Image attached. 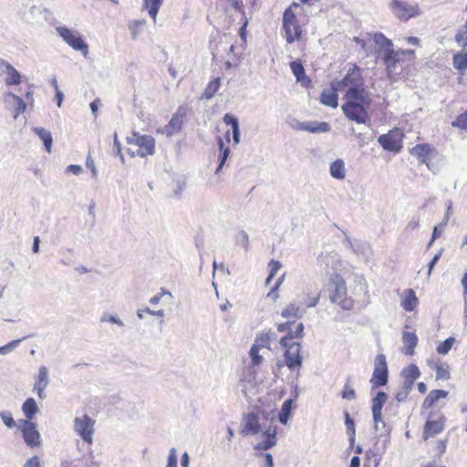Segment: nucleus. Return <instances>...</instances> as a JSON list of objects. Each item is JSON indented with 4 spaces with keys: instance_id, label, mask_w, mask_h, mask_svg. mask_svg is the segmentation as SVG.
<instances>
[{
    "instance_id": "0e129e2a",
    "label": "nucleus",
    "mask_w": 467,
    "mask_h": 467,
    "mask_svg": "<svg viewBox=\"0 0 467 467\" xmlns=\"http://www.w3.org/2000/svg\"><path fill=\"white\" fill-rule=\"evenodd\" d=\"M142 140H143V142H142L141 146H153L155 143V140L151 136H144L142 138Z\"/></svg>"
},
{
    "instance_id": "c03bdc74",
    "label": "nucleus",
    "mask_w": 467,
    "mask_h": 467,
    "mask_svg": "<svg viewBox=\"0 0 467 467\" xmlns=\"http://www.w3.org/2000/svg\"><path fill=\"white\" fill-rule=\"evenodd\" d=\"M330 129V126L327 122H320L317 125L314 126L311 123L304 124V130L311 131V132H325Z\"/></svg>"
},
{
    "instance_id": "052dcab7",
    "label": "nucleus",
    "mask_w": 467,
    "mask_h": 467,
    "mask_svg": "<svg viewBox=\"0 0 467 467\" xmlns=\"http://www.w3.org/2000/svg\"><path fill=\"white\" fill-rule=\"evenodd\" d=\"M33 95H34L33 86L30 85V86H28V88L25 94V99L29 106H33V103H34Z\"/></svg>"
},
{
    "instance_id": "f704fd0d",
    "label": "nucleus",
    "mask_w": 467,
    "mask_h": 467,
    "mask_svg": "<svg viewBox=\"0 0 467 467\" xmlns=\"http://www.w3.org/2000/svg\"><path fill=\"white\" fill-rule=\"evenodd\" d=\"M330 174L335 179L342 180L345 178V164L342 160H336L332 162Z\"/></svg>"
},
{
    "instance_id": "de8ad7c7",
    "label": "nucleus",
    "mask_w": 467,
    "mask_h": 467,
    "mask_svg": "<svg viewBox=\"0 0 467 467\" xmlns=\"http://www.w3.org/2000/svg\"><path fill=\"white\" fill-rule=\"evenodd\" d=\"M285 279V274H283L275 282V285L270 289L267 296L275 300L278 297V289Z\"/></svg>"
},
{
    "instance_id": "603ef678",
    "label": "nucleus",
    "mask_w": 467,
    "mask_h": 467,
    "mask_svg": "<svg viewBox=\"0 0 467 467\" xmlns=\"http://www.w3.org/2000/svg\"><path fill=\"white\" fill-rule=\"evenodd\" d=\"M456 42L462 47L461 52L467 53V33H459L456 35Z\"/></svg>"
},
{
    "instance_id": "a878e982",
    "label": "nucleus",
    "mask_w": 467,
    "mask_h": 467,
    "mask_svg": "<svg viewBox=\"0 0 467 467\" xmlns=\"http://www.w3.org/2000/svg\"><path fill=\"white\" fill-rule=\"evenodd\" d=\"M419 304V299L413 289L409 288L403 292L400 305L406 311H413Z\"/></svg>"
},
{
    "instance_id": "cd10ccee",
    "label": "nucleus",
    "mask_w": 467,
    "mask_h": 467,
    "mask_svg": "<svg viewBox=\"0 0 467 467\" xmlns=\"http://www.w3.org/2000/svg\"><path fill=\"white\" fill-rule=\"evenodd\" d=\"M435 148H411L410 154L415 156L420 162L425 163L430 167V159L434 154Z\"/></svg>"
},
{
    "instance_id": "4d7b16f0",
    "label": "nucleus",
    "mask_w": 467,
    "mask_h": 467,
    "mask_svg": "<svg viewBox=\"0 0 467 467\" xmlns=\"http://www.w3.org/2000/svg\"><path fill=\"white\" fill-rule=\"evenodd\" d=\"M142 25H143L142 21H133L131 23V25L130 26V29L131 31V35H132L133 38L137 37V36L140 32V28L142 26Z\"/></svg>"
},
{
    "instance_id": "f03ea898",
    "label": "nucleus",
    "mask_w": 467,
    "mask_h": 467,
    "mask_svg": "<svg viewBox=\"0 0 467 467\" xmlns=\"http://www.w3.org/2000/svg\"><path fill=\"white\" fill-rule=\"evenodd\" d=\"M295 322H285L277 325L278 332H287L280 339V345L284 348V361L290 370H299L302 367L303 358L301 356V345L296 339L303 337L304 325L299 322L296 324V330H292V325Z\"/></svg>"
},
{
    "instance_id": "72a5a7b5",
    "label": "nucleus",
    "mask_w": 467,
    "mask_h": 467,
    "mask_svg": "<svg viewBox=\"0 0 467 467\" xmlns=\"http://www.w3.org/2000/svg\"><path fill=\"white\" fill-rule=\"evenodd\" d=\"M345 417V425L347 429V432L349 438V443L350 446H353L356 441V429H355V422L351 419L349 413L348 411L344 412Z\"/></svg>"
},
{
    "instance_id": "5701e85b",
    "label": "nucleus",
    "mask_w": 467,
    "mask_h": 467,
    "mask_svg": "<svg viewBox=\"0 0 467 467\" xmlns=\"http://www.w3.org/2000/svg\"><path fill=\"white\" fill-rule=\"evenodd\" d=\"M403 349L402 353L406 356H412L418 345V337L414 332L404 331L402 333Z\"/></svg>"
},
{
    "instance_id": "1a4fd4ad",
    "label": "nucleus",
    "mask_w": 467,
    "mask_h": 467,
    "mask_svg": "<svg viewBox=\"0 0 467 467\" xmlns=\"http://www.w3.org/2000/svg\"><path fill=\"white\" fill-rule=\"evenodd\" d=\"M58 36L74 50L81 52L84 56L88 53V46L79 35V33L73 31L66 26L57 27Z\"/></svg>"
},
{
    "instance_id": "ea45409f",
    "label": "nucleus",
    "mask_w": 467,
    "mask_h": 467,
    "mask_svg": "<svg viewBox=\"0 0 467 467\" xmlns=\"http://www.w3.org/2000/svg\"><path fill=\"white\" fill-rule=\"evenodd\" d=\"M272 335L271 333H263L259 335L254 341V344L253 346H256L258 348H271V341H272Z\"/></svg>"
},
{
    "instance_id": "9b49d317",
    "label": "nucleus",
    "mask_w": 467,
    "mask_h": 467,
    "mask_svg": "<svg viewBox=\"0 0 467 467\" xmlns=\"http://www.w3.org/2000/svg\"><path fill=\"white\" fill-rule=\"evenodd\" d=\"M18 428L21 431L24 441L30 448H36L41 444V436L35 422L28 420H19Z\"/></svg>"
},
{
    "instance_id": "aec40b11",
    "label": "nucleus",
    "mask_w": 467,
    "mask_h": 467,
    "mask_svg": "<svg viewBox=\"0 0 467 467\" xmlns=\"http://www.w3.org/2000/svg\"><path fill=\"white\" fill-rule=\"evenodd\" d=\"M290 68L296 77V82L302 87L307 88L312 86V81L309 77L306 75L305 67L300 60L290 62Z\"/></svg>"
},
{
    "instance_id": "39448f33",
    "label": "nucleus",
    "mask_w": 467,
    "mask_h": 467,
    "mask_svg": "<svg viewBox=\"0 0 467 467\" xmlns=\"http://www.w3.org/2000/svg\"><path fill=\"white\" fill-rule=\"evenodd\" d=\"M340 89H346L345 97H353L358 94L368 92L364 88V78L361 68L356 64L351 65L346 76L335 81Z\"/></svg>"
},
{
    "instance_id": "4c0bfd02",
    "label": "nucleus",
    "mask_w": 467,
    "mask_h": 467,
    "mask_svg": "<svg viewBox=\"0 0 467 467\" xmlns=\"http://www.w3.org/2000/svg\"><path fill=\"white\" fill-rule=\"evenodd\" d=\"M453 67L460 70H465L467 68V53L458 52L453 55L452 58Z\"/></svg>"
},
{
    "instance_id": "338daca9",
    "label": "nucleus",
    "mask_w": 467,
    "mask_h": 467,
    "mask_svg": "<svg viewBox=\"0 0 467 467\" xmlns=\"http://www.w3.org/2000/svg\"><path fill=\"white\" fill-rule=\"evenodd\" d=\"M240 238H241V243H242L243 246L245 249H248V245H249L248 235L244 232H242L240 234Z\"/></svg>"
},
{
    "instance_id": "393cba45",
    "label": "nucleus",
    "mask_w": 467,
    "mask_h": 467,
    "mask_svg": "<svg viewBox=\"0 0 467 467\" xmlns=\"http://www.w3.org/2000/svg\"><path fill=\"white\" fill-rule=\"evenodd\" d=\"M116 153L119 156L122 162L125 161V156L133 158L136 155L145 157L154 153V148H138L136 153L131 150V148H117Z\"/></svg>"
},
{
    "instance_id": "c85d7f7f",
    "label": "nucleus",
    "mask_w": 467,
    "mask_h": 467,
    "mask_svg": "<svg viewBox=\"0 0 467 467\" xmlns=\"http://www.w3.org/2000/svg\"><path fill=\"white\" fill-rule=\"evenodd\" d=\"M401 375L405 382L409 386H411L415 382V380L420 378V371L415 364H410L409 366L403 368Z\"/></svg>"
},
{
    "instance_id": "a211bd4d",
    "label": "nucleus",
    "mask_w": 467,
    "mask_h": 467,
    "mask_svg": "<svg viewBox=\"0 0 467 467\" xmlns=\"http://www.w3.org/2000/svg\"><path fill=\"white\" fill-rule=\"evenodd\" d=\"M338 90L340 88L336 84L335 81L330 83V88L327 89H324L320 94V102L321 104L330 107L332 109H336L338 106Z\"/></svg>"
},
{
    "instance_id": "69168bd1",
    "label": "nucleus",
    "mask_w": 467,
    "mask_h": 467,
    "mask_svg": "<svg viewBox=\"0 0 467 467\" xmlns=\"http://www.w3.org/2000/svg\"><path fill=\"white\" fill-rule=\"evenodd\" d=\"M53 83H54V86H55V88L57 89L56 98L57 99V106L60 107L61 103H62V100H63V93L57 89V81L54 80Z\"/></svg>"
},
{
    "instance_id": "ddd939ff",
    "label": "nucleus",
    "mask_w": 467,
    "mask_h": 467,
    "mask_svg": "<svg viewBox=\"0 0 467 467\" xmlns=\"http://www.w3.org/2000/svg\"><path fill=\"white\" fill-rule=\"evenodd\" d=\"M393 14L400 20L407 21L420 15L418 5H412L400 0H393L390 4Z\"/></svg>"
},
{
    "instance_id": "7ed1b4c3",
    "label": "nucleus",
    "mask_w": 467,
    "mask_h": 467,
    "mask_svg": "<svg viewBox=\"0 0 467 467\" xmlns=\"http://www.w3.org/2000/svg\"><path fill=\"white\" fill-rule=\"evenodd\" d=\"M346 102L342 105L345 116L358 124L369 122L370 117L368 109L371 106L369 93L358 94L353 97H345Z\"/></svg>"
},
{
    "instance_id": "58836bf2",
    "label": "nucleus",
    "mask_w": 467,
    "mask_h": 467,
    "mask_svg": "<svg viewBox=\"0 0 467 467\" xmlns=\"http://www.w3.org/2000/svg\"><path fill=\"white\" fill-rule=\"evenodd\" d=\"M281 316L285 318H298L301 312L296 304L291 303L282 310Z\"/></svg>"
},
{
    "instance_id": "7c9ffc66",
    "label": "nucleus",
    "mask_w": 467,
    "mask_h": 467,
    "mask_svg": "<svg viewBox=\"0 0 467 467\" xmlns=\"http://www.w3.org/2000/svg\"><path fill=\"white\" fill-rule=\"evenodd\" d=\"M7 97L11 98L15 102L13 115L15 119H17L21 114H23L26 111V103L23 100L22 98L12 92H9L7 94Z\"/></svg>"
},
{
    "instance_id": "c756f323",
    "label": "nucleus",
    "mask_w": 467,
    "mask_h": 467,
    "mask_svg": "<svg viewBox=\"0 0 467 467\" xmlns=\"http://www.w3.org/2000/svg\"><path fill=\"white\" fill-rule=\"evenodd\" d=\"M22 410L26 416L25 420L32 421L35 415L38 412V407L36 400L33 398H28L22 405Z\"/></svg>"
},
{
    "instance_id": "473e14b6",
    "label": "nucleus",
    "mask_w": 467,
    "mask_h": 467,
    "mask_svg": "<svg viewBox=\"0 0 467 467\" xmlns=\"http://www.w3.org/2000/svg\"><path fill=\"white\" fill-rule=\"evenodd\" d=\"M221 86V78L219 77L213 78L206 86L202 98L212 99L218 91Z\"/></svg>"
},
{
    "instance_id": "37998d69",
    "label": "nucleus",
    "mask_w": 467,
    "mask_h": 467,
    "mask_svg": "<svg viewBox=\"0 0 467 467\" xmlns=\"http://www.w3.org/2000/svg\"><path fill=\"white\" fill-rule=\"evenodd\" d=\"M447 443H448L447 439L438 440L434 443V445L432 447V451H433V454L435 457L440 458L444 454V452L446 451Z\"/></svg>"
},
{
    "instance_id": "bb28decb",
    "label": "nucleus",
    "mask_w": 467,
    "mask_h": 467,
    "mask_svg": "<svg viewBox=\"0 0 467 467\" xmlns=\"http://www.w3.org/2000/svg\"><path fill=\"white\" fill-rule=\"evenodd\" d=\"M448 395L449 392L443 389L431 390L422 402L421 410L431 409L439 400L445 399Z\"/></svg>"
},
{
    "instance_id": "e2e57ef3",
    "label": "nucleus",
    "mask_w": 467,
    "mask_h": 467,
    "mask_svg": "<svg viewBox=\"0 0 467 467\" xmlns=\"http://www.w3.org/2000/svg\"><path fill=\"white\" fill-rule=\"evenodd\" d=\"M19 342H20V339L13 340V341L9 342L7 345L1 347L0 353H6L7 350L10 349L11 348L16 347Z\"/></svg>"
},
{
    "instance_id": "2f4dec72",
    "label": "nucleus",
    "mask_w": 467,
    "mask_h": 467,
    "mask_svg": "<svg viewBox=\"0 0 467 467\" xmlns=\"http://www.w3.org/2000/svg\"><path fill=\"white\" fill-rule=\"evenodd\" d=\"M162 4V0H143V8L148 10L150 16L155 22L157 15Z\"/></svg>"
},
{
    "instance_id": "e433bc0d",
    "label": "nucleus",
    "mask_w": 467,
    "mask_h": 467,
    "mask_svg": "<svg viewBox=\"0 0 467 467\" xmlns=\"http://www.w3.org/2000/svg\"><path fill=\"white\" fill-rule=\"evenodd\" d=\"M379 454L372 450H368L365 453L363 467H379Z\"/></svg>"
},
{
    "instance_id": "9d476101",
    "label": "nucleus",
    "mask_w": 467,
    "mask_h": 467,
    "mask_svg": "<svg viewBox=\"0 0 467 467\" xmlns=\"http://www.w3.org/2000/svg\"><path fill=\"white\" fill-rule=\"evenodd\" d=\"M389 379V370L386 357L383 354H378L374 359V369L370 383L372 388L377 389L387 385Z\"/></svg>"
},
{
    "instance_id": "680f3d73",
    "label": "nucleus",
    "mask_w": 467,
    "mask_h": 467,
    "mask_svg": "<svg viewBox=\"0 0 467 467\" xmlns=\"http://www.w3.org/2000/svg\"><path fill=\"white\" fill-rule=\"evenodd\" d=\"M229 152H230L229 148H224V150L223 151L222 155L220 156V163H219L216 172H218L223 166V164L229 155Z\"/></svg>"
},
{
    "instance_id": "774afa93",
    "label": "nucleus",
    "mask_w": 467,
    "mask_h": 467,
    "mask_svg": "<svg viewBox=\"0 0 467 467\" xmlns=\"http://www.w3.org/2000/svg\"><path fill=\"white\" fill-rule=\"evenodd\" d=\"M67 170L74 174H78L82 169L79 165H69Z\"/></svg>"
},
{
    "instance_id": "f3484780",
    "label": "nucleus",
    "mask_w": 467,
    "mask_h": 467,
    "mask_svg": "<svg viewBox=\"0 0 467 467\" xmlns=\"http://www.w3.org/2000/svg\"><path fill=\"white\" fill-rule=\"evenodd\" d=\"M186 109L179 107L176 112L171 117L170 122L165 126V131L167 135L171 136L181 131L183 124V120L186 117Z\"/></svg>"
},
{
    "instance_id": "5fc2aeb1",
    "label": "nucleus",
    "mask_w": 467,
    "mask_h": 467,
    "mask_svg": "<svg viewBox=\"0 0 467 467\" xmlns=\"http://www.w3.org/2000/svg\"><path fill=\"white\" fill-rule=\"evenodd\" d=\"M228 2L237 12L241 13L243 16H245L243 0H228Z\"/></svg>"
},
{
    "instance_id": "4be33fe9",
    "label": "nucleus",
    "mask_w": 467,
    "mask_h": 467,
    "mask_svg": "<svg viewBox=\"0 0 467 467\" xmlns=\"http://www.w3.org/2000/svg\"><path fill=\"white\" fill-rule=\"evenodd\" d=\"M388 400V396L385 392L379 391L376 397L372 400V414L376 423L381 421L382 419V408Z\"/></svg>"
},
{
    "instance_id": "864d4df0",
    "label": "nucleus",
    "mask_w": 467,
    "mask_h": 467,
    "mask_svg": "<svg viewBox=\"0 0 467 467\" xmlns=\"http://www.w3.org/2000/svg\"><path fill=\"white\" fill-rule=\"evenodd\" d=\"M320 298V292L316 291L311 296L305 299V304L307 307H314L317 305Z\"/></svg>"
},
{
    "instance_id": "c9c22d12",
    "label": "nucleus",
    "mask_w": 467,
    "mask_h": 467,
    "mask_svg": "<svg viewBox=\"0 0 467 467\" xmlns=\"http://www.w3.org/2000/svg\"><path fill=\"white\" fill-rule=\"evenodd\" d=\"M293 402L294 401L292 399H288L283 403L281 411L279 412V421L282 424H286V422L290 417V414H291V410L293 408Z\"/></svg>"
},
{
    "instance_id": "a18cd8bd",
    "label": "nucleus",
    "mask_w": 467,
    "mask_h": 467,
    "mask_svg": "<svg viewBox=\"0 0 467 467\" xmlns=\"http://www.w3.org/2000/svg\"><path fill=\"white\" fill-rule=\"evenodd\" d=\"M35 132L42 140L44 146H51L53 140H52L51 133L48 130L41 128V129H35Z\"/></svg>"
},
{
    "instance_id": "412c9836",
    "label": "nucleus",
    "mask_w": 467,
    "mask_h": 467,
    "mask_svg": "<svg viewBox=\"0 0 467 467\" xmlns=\"http://www.w3.org/2000/svg\"><path fill=\"white\" fill-rule=\"evenodd\" d=\"M276 427L269 426L263 433L264 440L254 446V450L267 451L276 444Z\"/></svg>"
},
{
    "instance_id": "f257e3e1",
    "label": "nucleus",
    "mask_w": 467,
    "mask_h": 467,
    "mask_svg": "<svg viewBox=\"0 0 467 467\" xmlns=\"http://www.w3.org/2000/svg\"><path fill=\"white\" fill-rule=\"evenodd\" d=\"M375 41L387 48L382 60L389 78L395 79L409 75L415 66V51L413 49L394 50L391 40L381 33L375 35Z\"/></svg>"
},
{
    "instance_id": "4468645a",
    "label": "nucleus",
    "mask_w": 467,
    "mask_h": 467,
    "mask_svg": "<svg viewBox=\"0 0 467 467\" xmlns=\"http://www.w3.org/2000/svg\"><path fill=\"white\" fill-rule=\"evenodd\" d=\"M428 367L435 371V379L437 381H447L451 379V366L448 362L442 361L440 358H429L427 359Z\"/></svg>"
},
{
    "instance_id": "bf43d9fd",
    "label": "nucleus",
    "mask_w": 467,
    "mask_h": 467,
    "mask_svg": "<svg viewBox=\"0 0 467 467\" xmlns=\"http://www.w3.org/2000/svg\"><path fill=\"white\" fill-rule=\"evenodd\" d=\"M24 467H41L40 460L37 456H33L26 461Z\"/></svg>"
},
{
    "instance_id": "49530a36",
    "label": "nucleus",
    "mask_w": 467,
    "mask_h": 467,
    "mask_svg": "<svg viewBox=\"0 0 467 467\" xmlns=\"http://www.w3.org/2000/svg\"><path fill=\"white\" fill-rule=\"evenodd\" d=\"M341 397L344 400H348L356 399V391L353 389V387L350 385L349 380H348L345 383L343 389L341 391Z\"/></svg>"
},
{
    "instance_id": "13d9d810",
    "label": "nucleus",
    "mask_w": 467,
    "mask_h": 467,
    "mask_svg": "<svg viewBox=\"0 0 467 467\" xmlns=\"http://www.w3.org/2000/svg\"><path fill=\"white\" fill-rule=\"evenodd\" d=\"M247 26H248V19L246 18L245 16H244L243 25H242V26L239 29V35H240L241 38L244 41L246 40V34H247L246 27H247Z\"/></svg>"
},
{
    "instance_id": "b1692460",
    "label": "nucleus",
    "mask_w": 467,
    "mask_h": 467,
    "mask_svg": "<svg viewBox=\"0 0 467 467\" xmlns=\"http://www.w3.org/2000/svg\"><path fill=\"white\" fill-rule=\"evenodd\" d=\"M48 384V373L46 367H40L37 378L36 379L34 390L36 391L39 399L45 398V389Z\"/></svg>"
},
{
    "instance_id": "6e6d98bb",
    "label": "nucleus",
    "mask_w": 467,
    "mask_h": 467,
    "mask_svg": "<svg viewBox=\"0 0 467 467\" xmlns=\"http://www.w3.org/2000/svg\"><path fill=\"white\" fill-rule=\"evenodd\" d=\"M167 467H177V454L174 448L171 449L169 452Z\"/></svg>"
},
{
    "instance_id": "a19ab883",
    "label": "nucleus",
    "mask_w": 467,
    "mask_h": 467,
    "mask_svg": "<svg viewBox=\"0 0 467 467\" xmlns=\"http://www.w3.org/2000/svg\"><path fill=\"white\" fill-rule=\"evenodd\" d=\"M282 267L281 263L278 260L271 259L268 263L269 275L265 280V285H269L272 279L277 274V272Z\"/></svg>"
},
{
    "instance_id": "0eeeda50",
    "label": "nucleus",
    "mask_w": 467,
    "mask_h": 467,
    "mask_svg": "<svg viewBox=\"0 0 467 467\" xmlns=\"http://www.w3.org/2000/svg\"><path fill=\"white\" fill-rule=\"evenodd\" d=\"M446 416L441 410H431L423 426L422 439L429 440L440 433L445 429Z\"/></svg>"
},
{
    "instance_id": "6e6552de",
    "label": "nucleus",
    "mask_w": 467,
    "mask_h": 467,
    "mask_svg": "<svg viewBox=\"0 0 467 467\" xmlns=\"http://www.w3.org/2000/svg\"><path fill=\"white\" fill-rule=\"evenodd\" d=\"M269 414L254 407V411L243 415L240 433L243 436L258 434L261 431L260 416L267 420Z\"/></svg>"
},
{
    "instance_id": "09e8293b",
    "label": "nucleus",
    "mask_w": 467,
    "mask_h": 467,
    "mask_svg": "<svg viewBox=\"0 0 467 467\" xmlns=\"http://www.w3.org/2000/svg\"><path fill=\"white\" fill-rule=\"evenodd\" d=\"M259 351L260 348H256V346H252L250 349L252 363L254 366H258L263 362V357L259 355Z\"/></svg>"
},
{
    "instance_id": "423d86ee",
    "label": "nucleus",
    "mask_w": 467,
    "mask_h": 467,
    "mask_svg": "<svg viewBox=\"0 0 467 467\" xmlns=\"http://www.w3.org/2000/svg\"><path fill=\"white\" fill-rule=\"evenodd\" d=\"M299 5L294 3L286 8L283 14V29L285 31V38L288 44L300 41L303 36V29L293 10L298 8Z\"/></svg>"
},
{
    "instance_id": "3c124183",
    "label": "nucleus",
    "mask_w": 467,
    "mask_h": 467,
    "mask_svg": "<svg viewBox=\"0 0 467 467\" xmlns=\"http://www.w3.org/2000/svg\"><path fill=\"white\" fill-rule=\"evenodd\" d=\"M0 417L6 427L11 429L16 426V421H15L11 412L2 411L0 413Z\"/></svg>"
},
{
    "instance_id": "dca6fc26",
    "label": "nucleus",
    "mask_w": 467,
    "mask_h": 467,
    "mask_svg": "<svg viewBox=\"0 0 467 467\" xmlns=\"http://www.w3.org/2000/svg\"><path fill=\"white\" fill-rule=\"evenodd\" d=\"M223 122L229 129L225 131L224 140L227 143L237 144L239 143V126L238 120L232 114H225Z\"/></svg>"
},
{
    "instance_id": "2eb2a0df",
    "label": "nucleus",
    "mask_w": 467,
    "mask_h": 467,
    "mask_svg": "<svg viewBox=\"0 0 467 467\" xmlns=\"http://www.w3.org/2000/svg\"><path fill=\"white\" fill-rule=\"evenodd\" d=\"M6 75V86H16L22 82V76L9 62L0 58V75Z\"/></svg>"
},
{
    "instance_id": "79ce46f5",
    "label": "nucleus",
    "mask_w": 467,
    "mask_h": 467,
    "mask_svg": "<svg viewBox=\"0 0 467 467\" xmlns=\"http://www.w3.org/2000/svg\"><path fill=\"white\" fill-rule=\"evenodd\" d=\"M455 338L452 337H450L448 338H446L444 341H442L441 343H440L437 348H436V351L440 354V355H446L449 353V351L451 349V348L453 347L454 343H455Z\"/></svg>"
},
{
    "instance_id": "20e7f679",
    "label": "nucleus",
    "mask_w": 467,
    "mask_h": 467,
    "mask_svg": "<svg viewBox=\"0 0 467 467\" xmlns=\"http://www.w3.org/2000/svg\"><path fill=\"white\" fill-rule=\"evenodd\" d=\"M329 299L332 303L338 305L343 310H352L355 301L348 296L347 284L344 278L337 273L329 276L327 284Z\"/></svg>"
},
{
    "instance_id": "6ab92c4d",
    "label": "nucleus",
    "mask_w": 467,
    "mask_h": 467,
    "mask_svg": "<svg viewBox=\"0 0 467 467\" xmlns=\"http://www.w3.org/2000/svg\"><path fill=\"white\" fill-rule=\"evenodd\" d=\"M404 138L403 130L400 128H394L387 134H383L379 138V142L381 146H400Z\"/></svg>"
},
{
    "instance_id": "8fccbe9b",
    "label": "nucleus",
    "mask_w": 467,
    "mask_h": 467,
    "mask_svg": "<svg viewBox=\"0 0 467 467\" xmlns=\"http://www.w3.org/2000/svg\"><path fill=\"white\" fill-rule=\"evenodd\" d=\"M452 126L467 130V111L459 115L452 122Z\"/></svg>"
},
{
    "instance_id": "f8f14e48",
    "label": "nucleus",
    "mask_w": 467,
    "mask_h": 467,
    "mask_svg": "<svg viewBox=\"0 0 467 467\" xmlns=\"http://www.w3.org/2000/svg\"><path fill=\"white\" fill-rule=\"evenodd\" d=\"M94 424L95 420L87 414L77 417L74 420L75 431L88 444H92L93 441Z\"/></svg>"
}]
</instances>
